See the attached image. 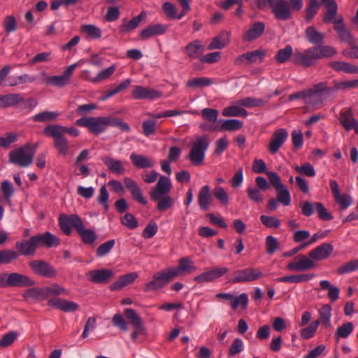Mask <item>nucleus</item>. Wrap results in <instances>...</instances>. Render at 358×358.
<instances>
[{"label": "nucleus", "mask_w": 358, "mask_h": 358, "mask_svg": "<svg viewBox=\"0 0 358 358\" xmlns=\"http://www.w3.org/2000/svg\"><path fill=\"white\" fill-rule=\"evenodd\" d=\"M172 189L171 180L166 176H160L155 187L150 192V199L157 203L156 208L160 212H164L171 208L175 203L169 193Z\"/></svg>", "instance_id": "1"}, {"label": "nucleus", "mask_w": 358, "mask_h": 358, "mask_svg": "<svg viewBox=\"0 0 358 358\" xmlns=\"http://www.w3.org/2000/svg\"><path fill=\"white\" fill-rule=\"evenodd\" d=\"M336 54V50L328 45H317L306 49L304 52H296L292 60L294 64L306 67L313 66L317 59L331 57Z\"/></svg>", "instance_id": "2"}, {"label": "nucleus", "mask_w": 358, "mask_h": 358, "mask_svg": "<svg viewBox=\"0 0 358 358\" xmlns=\"http://www.w3.org/2000/svg\"><path fill=\"white\" fill-rule=\"evenodd\" d=\"M256 4L260 10L269 8L278 20L286 21L292 18L291 8L286 0H257Z\"/></svg>", "instance_id": "3"}, {"label": "nucleus", "mask_w": 358, "mask_h": 358, "mask_svg": "<svg viewBox=\"0 0 358 358\" xmlns=\"http://www.w3.org/2000/svg\"><path fill=\"white\" fill-rule=\"evenodd\" d=\"M210 145V139L207 135H203L196 138L192 143L190 150L186 158L194 166H200L203 164L206 152Z\"/></svg>", "instance_id": "4"}, {"label": "nucleus", "mask_w": 358, "mask_h": 358, "mask_svg": "<svg viewBox=\"0 0 358 358\" xmlns=\"http://www.w3.org/2000/svg\"><path fill=\"white\" fill-rule=\"evenodd\" d=\"M37 148L38 143L33 145L27 143L20 148L12 150L9 153L10 162L21 167H28L33 162Z\"/></svg>", "instance_id": "5"}, {"label": "nucleus", "mask_w": 358, "mask_h": 358, "mask_svg": "<svg viewBox=\"0 0 358 358\" xmlns=\"http://www.w3.org/2000/svg\"><path fill=\"white\" fill-rule=\"evenodd\" d=\"M177 274L176 271L170 268L155 273L152 276V280L145 284L144 291H156L164 287L176 278Z\"/></svg>", "instance_id": "6"}, {"label": "nucleus", "mask_w": 358, "mask_h": 358, "mask_svg": "<svg viewBox=\"0 0 358 358\" xmlns=\"http://www.w3.org/2000/svg\"><path fill=\"white\" fill-rule=\"evenodd\" d=\"M44 134L53 138L54 146L59 155L63 156L67 155L69 150V145L64 135L58 131L50 124L45 128Z\"/></svg>", "instance_id": "7"}, {"label": "nucleus", "mask_w": 358, "mask_h": 358, "mask_svg": "<svg viewBox=\"0 0 358 358\" xmlns=\"http://www.w3.org/2000/svg\"><path fill=\"white\" fill-rule=\"evenodd\" d=\"M262 276L263 273L258 268L248 267L236 271L234 273L233 277L229 279V282L233 284L252 282Z\"/></svg>", "instance_id": "8"}, {"label": "nucleus", "mask_w": 358, "mask_h": 358, "mask_svg": "<svg viewBox=\"0 0 358 358\" xmlns=\"http://www.w3.org/2000/svg\"><path fill=\"white\" fill-rule=\"evenodd\" d=\"M76 124L89 129L93 134L102 133L106 129V119L105 117H82L76 121Z\"/></svg>", "instance_id": "9"}, {"label": "nucleus", "mask_w": 358, "mask_h": 358, "mask_svg": "<svg viewBox=\"0 0 358 358\" xmlns=\"http://www.w3.org/2000/svg\"><path fill=\"white\" fill-rule=\"evenodd\" d=\"M132 97L136 100H155L162 96V92L141 85H135L131 92Z\"/></svg>", "instance_id": "10"}, {"label": "nucleus", "mask_w": 358, "mask_h": 358, "mask_svg": "<svg viewBox=\"0 0 358 358\" xmlns=\"http://www.w3.org/2000/svg\"><path fill=\"white\" fill-rule=\"evenodd\" d=\"M82 222L83 220L76 214H71L69 215L62 214L59 217V225L66 235L71 234V227H73L76 231Z\"/></svg>", "instance_id": "11"}, {"label": "nucleus", "mask_w": 358, "mask_h": 358, "mask_svg": "<svg viewBox=\"0 0 358 358\" xmlns=\"http://www.w3.org/2000/svg\"><path fill=\"white\" fill-rule=\"evenodd\" d=\"M29 266L32 271L37 275L47 278H55L57 271L48 262L43 260H33Z\"/></svg>", "instance_id": "12"}, {"label": "nucleus", "mask_w": 358, "mask_h": 358, "mask_svg": "<svg viewBox=\"0 0 358 358\" xmlns=\"http://www.w3.org/2000/svg\"><path fill=\"white\" fill-rule=\"evenodd\" d=\"M288 138V132L285 129L275 130L271 136L268 145V150L271 154L278 152Z\"/></svg>", "instance_id": "13"}, {"label": "nucleus", "mask_w": 358, "mask_h": 358, "mask_svg": "<svg viewBox=\"0 0 358 358\" xmlns=\"http://www.w3.org/2000/svg\"><path fill=\"white\" fill-rule=\"evenodd\" d=\"M32 237L36 248L43 246L48 248L56 247L60 243L59 238L48 231L33 236Z\"/></svg>", "instance_id": "14"}, {"label": "nucleus", "mask_w": 358, "mask_h": 358, "mask_svg": "<svg viewBox=\"0 0 358 358\" xmlns=\"http://www.w3.org/2000/svg\"><path fill=\"white\" fill-rule=\"evenodd\" d=\"M88 280L95 284H106L114 276L110 269L102 268L89 271L87 273Z\"/></svg>", "instance_id": "15"}, {"label": "nucleus", "mask_w": 358, "mask_h": 358, "mask_svg": "<svg viewBox=\"0 0 358 358\" xmlns=\"http://www.w3.org/2000/svg\"><path fill=\"white\" fill-rule=\"evenodd\" d=\"M7 285L8 287H27L35 285V281L20 273H11L8 274Z\"/></svg>", "instance_id": "16"}, {"label": "nucleus", "mask_w": 358, "mask_h": 358, "mask_svg": "<svg viewBox=\"0 0 358 358\" xmlns=\"http://www.w3.org/2000/svg\"><path fill=\"white\" fill-rule=\"evenodd\" d=\"M315 266V263L310 257L305 255H299L294 258V261L289 263L287 268L291 271H303L309 270Z\"/></svg>", "instance_id": "17"}, {"label": "nucleus", "mask_w": 358, "mask_h": 358, "mask_svg": "<svg viewBox=\"0 0 358 358\" xmlns=\"http://www.w3.org/2000/svg\"><path fill=\"white\" fill-rule=\"evenodd\" d=\"M227 271L228 269L226 267L215 268L196 275L194 280L198 283L211 282L222 276Z\"/></svg>", "instance_id": "18"}, {"label": "nucleus", "mask_w": 358, "mask_h": 358, "mask_svg": "<svg viewBox=\"0 0 358 358\" xmlns=\"http://www.w3.org/2000/svg\"><path fill=\"white\" fill-rule=\"evenodd\" d=\"M103 164L107 166L108 171L113 173L117 175H122L125 173L126 169L124 164L126 162H123L119 159H115L111 157H103L101 158Z\"/></svg>", "instance_id": "19"}, {"label": "nucleus", "mask_w": 358, "mask_h": 358, "mask_svg": "<svg viewBox=\"0 0 358 358\" xmlns=\"http://www.w3.org/2000/svg\"><path fill=\"white\" fill-rule=\"evenodd\" d=\"M333 251V245L325 243L311 250L309 252V257L313 260H322L328 258Z\"/></svg>", "instance_id": "20"}, {"label": "nucleus", "mask_w": 358, "mask_h": 358, "mask_svg": "<svg viewBox=\"0 0 358 358\" xmlns=\"http://www.w3.org/2000/svg\"><path fill=\"white\" fill-rule=\"evenodd\" d=\"M168 29V25L163 24H150L143 29L139 34L141 39L146 40L152 36L162 35Z\"/></svg>", "instance_id": "21"}, {"label": "nucleus", "mask_w": 358, "mask_h": 358, "mask_svg": "<svg viewBox=\"0 0 358 358\" xmlns=\"http://www.w3.org/2000/svg\"><path fill=\"white\" fill-rule=\"evenodd\" d=\"M265 30V24L262 22L252 24L243 36L244 41L250 42L260 37Z\"/></svg>", "instance_id": "22"}, {"label": "nucleus", "mask_w": 358, "mask_h": 358, "mask_svg": "<svg viewBox=\"0 0 358 358\" xmlns=\"http://www.w3.org/2000/svg\"><path fill=\"white\" fill-rule=\"evenodd\" d=\"M48 304L49 306L55 307L59 310L64 312H74L78 308V305L73 301H69L59 298L51 299L48 301Z\"/></svg>", "instance_id": "23"}, {"label": "nucleus", "mask_w": 358, "mask_h": 358, "mask_svg": "<svg viewBox=\"0 0 358 358\" xmlns=\"http://www.w3.org/2000/svg\"><path fill=\"white\" fill-rule=\"evenodd\" d=\"M212 201L210 187L208 185L202 187L198 195V203L200 208L203 211L208 210Z\"/></svg>", "instance_id": "24"}, {"label": "nucleus", "mask_w": 358, "mask_h": 358, "mask_svg": "<svg viewBox=\"0 0 358 358\" xmlns=\"http://www.w3.org/2000/svg\"><path fill=\"white\" fill-rule=\"evenodd\" d=\"M22 101L23 96L19 93L0 94V108L13 107L20 103Z\"/></svg>", "instance_id": "25"}, {"label": "nucleus", "mask_w": 358, "mask_h": 358, "mask_svg": "<svg viewBox=\"0 0 358 358\" xmlns=\"http://www.w3.org/2000/svg\"><path fill=\"white\" fill-rule=\"evenodd\" d=\"M15 248L25 256H34L37 249L32 236L28 240L16 242Z\"/></svg>", "instance_id": "26"}, {"label": "nucleus", "mask_w": 358, "mask_h": 358, "mask_svg": "<svg viewBox=\"0 0 358 358\" xmlns=\"http://www.w3.org/2000/svg\"><path fill=\"white\" fill-rule=\"evenodd\" d=\"M305 38L310 43L317 46L324 42V34L317 31L314 26H309L306 29Z\"/></svg>", "instance_id": "27"}, {"label": "nucleus", "mask_w": 358, "mask_h": 358, "mask_svg": "<svg viewBox=\"0 0 358 358\" xmlns=\"http://www.w3.org/2000/svg\"><path fill=\"white\" fill-rule=\"evenodd\" d=\"M204 50V46L199 40H195L189 43L185 48V54L191 59H196L200 57Z\"/></svg>", "instance_id": "28"}, {"label": "nucleus", "mask_w": 358, "mask_h": 358, "mask_svg": "<svg viewBox=\"0 0 358 358\" xmlns=\"http://www.w3.org/2000/svg\"><path fill=\"white\" fill-rule=\"evenodd\" d=\"M145 15L144 12H141L139 15L135 16L130 20L124 19L122 24L120 27V32L127 33L134 30L138 27L143 19L145 17Z\"/></svg>", "instance_id": "29"}, {"label": "nucleus", "mask_w": 358, "mask_h": 358, "mask_svg": "<svg viewBox=\"0 0 358 358\" xmlns=\"http://www.w3.org/2000/svg\"><path fill=\"white\" fill-rule=\"evenodd\" d=\"M329 66L338 72H344L350 74L358 73V68L357 66L343 61L330 62Z\"/></svg>", "instance_id": "30"}, {"label": "nucleus", "mask_w": 358, "mask_h": 358, "mask_svg": "<svg viewBox=\"0 0 358 358\" xmlns=\"http://www.w3.org/2000/svg\"><path fill=\"white\" fill-rule=\"evenodd\" d=\"M313 95L317 96L322 94L324 99L329 96H334L337 92L335 88V84L332 87H329L326 82H321L313 87Z\"/></svg>", "instance_id": "31"}, {"label": "nucleus", "mask_w": 358, "mask_h": 358, "mask_svg": "<svg viewBox=\"0 0 358 358\" xmlns=\"http://www.w3.org/2000/svg\"><path fill=\"white\" fill-rule=\"evenodd\" d=\"M76 232L85 244L92 245L95 242L97 238L94 231L85 228L83 221L77 229Z\"/></svg>", "instance_id": "32"}, {"label": "nucleus", "mask_w": 358, "mask_h": 358, "mask_svg": "<svg viewBox=\"0 0 358 358\" xmlns=\"http://www.w3.org/2000/svg\"><path fill=\"white\" fill-rule=\"evenodd\" d=\"M229 40V33L222 31L215 36L208 46V50L222 49L227 45Z\"/></svg>", "instance_id": "33"}, {"label": "nucleus", "mask_w": 358, "mask_h": 358, "mask_svg": "<svg viewBox=\"0 0 358 358\" xmlns=\"http://www.w3.org/2000/svg\"><path fill=\"white\" fill-rule=\"evenodd\" d=\"M321 2L325 4L327 7L323 21L324 22H331L337 14L338 6L336 2L334 0H321Z\"/></svg>", "instance_id": "34"}, {"label": "nucleus", "mask_w": 358, "mask_h": 358, "mask_svg": "<svg viewBox=\"0 0 358 358\" xmlns=\"http://www.w3.org/2000/svg\"><path fill=\"white\" fill-rule=\"evenodd\" d=\"M129 158L131 163L138 169L152 168L154 166V163L149 158L141 155L132 153Z\"/></svg>", "instance_id": "35"}, {"label": "nucleus", "mask_w": 358, "mask_h": 358, "mask_svg": "<svg viewBox=\"0 0 358 358\" xmlns=\"http://www.w3.org/2000/svg\"><path fill=\"white\" fill-rule=\"evenodd\" d=\"M314 274H308V273H303V274H298V275H290L287 276H283L278 278L277 279L278 282H289V283H300L302 282H306L310 280H311L313 278H314Z\"/></svg>", "instance_id": "36"}, {"label": "nucleus", "mask_w": 358, "mask_h": 358, "mask_svg": "<svg viewBox=\"0 0 358 358\" xmlns=\"http://www.w3.org/2000/svg\"><path fill=\"white\" fill-rule=\"evenodd\" d=\"M172 270L178 273L177 277L184 273H190L195 271L196 267L194 266L193 262L188 258H182L179 261L177 268H171Z\"/></svg>", "instance_id": "37"}, {"label": "nucleus", "mask_w": 358, "mask_h": 358, "mask_svg": "<svg viewBox=\"0 0 358 358\" xmlns=\"http://www.w3.org/2000/svg\"><path fill=\"white\" fill-rule=\"evenodd\" d=\"M36 80V77L29 74L19 76H10L6 80V85L14 87L24 83H30Z\"/></svg>", "instance_id": "38"}, {"label": "nucleus", "mask_w": 358, "mask_h": 358, "mask_svg": "<svg viewBox=\"0 0 358 358\" xmlns=\"http://www.w3.org/2000/svg\"><path fill=\"white\" fill-rule=\"evenodd\" d=\"M237 104L246 108L262 107L266 103V101L255 97L248 96L238 100Z\"/></svg>", "instance_id": "39"}, {"label": "nucleus", "mask_w": 358, "mask_h": 358, "mask_svg": "<svg viewBox=\"0 0 358 358\" xmlns=\"http://www.w3.org/2000/svg\"><path fill=\"white\" fill-rule=\"evenodd\" d=\"M23 296L28 299H34L42 301L46 299L45 287H32L27 289L23 294Z\"/></svg>", "instance_id": "40"}, {"label": "nucleus", "mask_w": 358, "mask_h": 358, "mask_svg": "<svg viewBox=\"0 0 358 358\" xmlns=\"http://www.w3.org/2000/svg\"><path fill=\"white\" fill-rule=\"evenodd\" d=\"M313 96L314 95L313 87H311L307 90H303L290 94L289 96V100L292 101L301 99L304 100L306 104L310 105L313 103L311 99Z\"/></svg>", "instance_id": "41"}, {"label": "nucleus", "mask_w": 358, "mask_h": 358, "mask_svg": "<svg viewBox=\"0 0 358 358\" xmlns=\"http://www.w3.org/2000/svg\"><path fill=\"white\" fill-rule=\"evenodd\" d=\"M320 285L322 289L328 290V297L331 301H335L338 299L339 289L337 287L332 286L329 281L321 280Z\"/></svg>", "instance_id": "42"}, {"label": "nucleus", "mask_w": 358, "mask_h": 358, "mask_svg": "<svg viewBox=\"0 0 358 358\" xmlns=\"http://www.w3.org/2000/svg\"><path fill=\"white\" fill-rule=\"evenodd\" d=\"M222 115L225 117H247L246 110L240 107V106H231L224 108L222 110Z\"/></svg>", "instance_id": "43"}, {"label": "nucleus", "mask_w": 358, "mask_h": 358, "mask_svg": "<svg viewBox=\"0 0 358 358\" xmlns=\"http://www.w3.org/2000/svg\"><path fill=\"white\" fill-rule=\"evenodd\" d=\"M125 317L130 321L135 329L141 331L143 330V324L140 317L136 314L135 310L130 308L124 310Z\"/></svg>", "instance_id": "44"}, {"label": "nucleus", "mask_w": 358, "mask_h": 358, "mask_svg": "<svg viewBox=\"0 0 358 358\" xmlns=\"http://www.w3.org/2000/svg\"><path fill=\"white\" fill-rule=\"evenodd\" d=\"M320 324H322L326 328L331 327V308L330 305H324L320 310Z\"/></svg>", "instance_id": "45"}, {"label": "nucleus", "mask_w": 358, "mask_h": 358, "mask_svg": "<svg viewBox=\"0 0 358 358\" xmlns=\"http://www.w3.org/2000/svg\"><path fill=\"white\" fill-rule=\"evenodd\" d=\"M59 116V113L55 111H43L32 117L34 122H46L54 121Z\"/></svg>", "instance_id": "46"}, {"label": "nucleus", "mask_w": 358, "mask_h": 358, "mask_svg": "<svg viewBox=\"0 0 358 358\" xmlns=\"http://www.w3.org/2000/svg\"><path fill=\"white\" fill-rule=\"evenodd\" d=\"M334 30L342 41L345 42L349 45H351L354 43V38L349 29L345 26H337L335 27Z\"/></svg>", "instance_id": "47"}, {"label": "nucleus", "mask_w": 358, "mask_h": 358, "mask_svg": "<svg viewBox=\"0 0 358 358\" xmlns=\"http://www.w3.org/2000/svg\"><path fill=\"white\" fill-rule=\"evenodd\" d=\"M19 257L18 253L13 250H0V264H8L13 261L17 259Z\"/></svg>", "instance_id": "48"}, {"label": "nucleus", "mask_w": 358, "mask_h": 358, "mask_svg": "<svg viewBox=\"0 0 358 358\" xmlns=\"http://www.w3.org/2000/svg\"><path fill=\"white\" fill-rule=\"evenodd\" d=\"M243 127V122L238 120L230 119L223 120L220 125V130L234 131L240 129Z\"/></svg>", "instance_id": "49"}, {"label": "nucleus", "mask_w": 358, "mask_h": 358, "mask_svg": "<svg viewBox=\"0 0 358 358\" xmlns=\"http://www.w3.org/2000/svg\"><path fill=\"white\" fill-rule=\"evenodd\" d=\"M352 119L354 118L352 117V111L350 108L341 112L339 121L346 131L352 129Z\"/></svg>", "instance_id": "50"}, {"label": "nucleus", "mask_w": 358, "mask_h": 358, "mask_svg": "<svg viewBox=\"0 0 358 358\" xmlns=\"http://www.w3.org/2000/svg\"><path fill=\"white\" fill-rule=\"evenodd\" d=\"M353 329L354 327L352 322L344 323L337 329L335 333L336 338L338 340L340 338H345L348 337L352 332Z\"/></svg>", "instance_id": "51"}, {"label": "nucleus", "mask_w": 358, "mask_h": 358, "mask_svg": "<svg viewBox=\"0 0 358 358\" xmlns=\"http://www.w3.org/2000/svg\"><path fill=\"white\" fill-rule=\"evenodd\" d=\"M115 69L116 67L115 66H110V67L99 72L96 76L92 79H90V81L92 83H98L101 80L108 79L114 73Z\"/></svg>", "instance_id": "52"}, {"label": "nucleus", "mask_w": 358, "mask_h": 358, "mask_svg": "<svg viewBox=\"0 0 358 358\" xmlns=\"http://www.w3.org/2000/svg\"><path fill=\"white\" fill-rule=\"evenodd\" d=\"M277 192V201L281 203L283 206H287L291 203L290 193L284 185L282 188H279Z\"/></svg>", "instance_id": "53"}, {"label": "nucleus", "mask_w": 358, "mask_h": 358, "mask_svg": "<svg viewBox=\"0 0 358 358\" xmlns=\"http://www.w3.org/2000/svg\"><path fill=\"white\" fill-rule=\"evenodd\" d=\"M142 132L145 136L153 135L157 130V121L153 119H148L142 123Z\"/></svg>", "instance_id": "54"}, {"label": "nucleus", "mask_w": 358, "mask_h": 358, "mask_svg": "<svg viewBox=\"0 0 358 358\" xmlns=\"http://www.w3.org/2000/svg\"><path fill=\"white\" fill-rule=\"evenodd\" d=\"M358 270V259H353L348 262L337 269V273L340 275L349 273Z\"/></svg>", "instance_id": "55"}, {"label": "nucleus", "mask_w": 358, "mask_h": 358, "mask_svg": "<svg viewBox=\"0 0 358 358\" xmlns=\"http://www.w3.org/2000/svg\"><path fill=\"white\" fill-rule=\"evenodd\" d=\"M17 337L18 333L16 331H12L6 333L3 335L0 340V347L4 348L10 346L14 343Z\"/></svg>", "instance_id": "56"}, {"label": "nucleus", "mask_w": 358, "mask_h": 358, "mask_svg": "<svg viewBox=\"0 0 358 358\" xmlns=\"http://www.w3.org/2000/svg\"><path fill=\"white\" fill-rule=\"evenodd\" d=\"M212 84V81L210 78L200 77L195 78L187 82V86L189 87L197 88L209 86Z\"/></svg>", "instance_id": "57"}, {"label": "nucleus", "mask_w": 358, "mask_h": 358, "mask_svg": "<svg viewBox=\"0 0 358 358\" xmlns=\"http://www.w3.org/2000/svg\"><path fill=\"white\" fill-rule=\"evenodd\" d=\"M334 198L341 210L347 209L352 203L351 196L347 194H339Z\"/></svg>", "instance_id": "58"}, {"label": "nucleus", "mask_w": 358, "mask_h": 358, "mask_svg": "<svg viewBox=\"0 0 358 358\" xmlns=\"http://www.w3.org/2000/svg\"><path fill=\"white\" fill-rule=\"evenodd\" d=\"M214 196L222 205H227L229 203V197L224 189L220 186L216 187L213 192Z\"/></svg>", "instance_id": "59"}, {"label": "nucleus", "mask_w": 358, "mask_h": 358, "mask_svg": "<svg viewBox=\"0 0 358 358\" xmlns=\"http://www.w3.org/2000/svg\"><path fill=\"white\" fill-rule=\"evenodd\" d=\"M293 50L291 45H287L285 48L278 50L275 58L279 63H284L292 55Z\"/></svg>", "instance_id": "60"}, {"label": "nucleus", "mask_w": 358, "mask_h": 358, "mask_svg": "<svg viewBox=\"0 0 358 358\" xmlns=\"http://www.w3.org/2000/svg\"><path fill=\"white\" fill-rule=\"evenodd\" d=\"M319 8L317 0H310L309 5L306 9V20L310 22L317 14Z\"/></svg>", "instance_id": "61"}, {"label": "nucleus", "mask_w": 358, "mask_h": 358, "mask_svg": "<svg viewBox=\"0 0 358 358\" xmlns=\"http://www.w3.org/2000/svg\"><path fill=\"white\" fill-rule=\"evenodd\" d=\"M115 240H109L101 244L96 249V256L101 257L106 255L115 245Z\"/></svg>", "instance_id": "62"}, {"label": "nucleus", "mask_w": 358, "mask_h": 358, "mask_svg": "<svg viewBox=\"0 0 358 358\" xmlns=\"http://www.w3.org/2000/svg\"><path fill=\"white\" fill-rule=\"evenodd\" d=\"M248 198L255 203H261L264 200V196L261 190L255 187H250L247 189Z\"/></svg>", "instance_id": "63"}, {"label": "nucleus", "mask_w": 358, "mask_h": 358, "mask_svg": "<svg viewBox=\"0 0 358 358\" xmlns=\"http://www.w3.org/2000/svg\"><path fill=\"white\" fill-rule=\"evenodd\" d=\"M81 30L83 33L87 34L93 39H97L101 37V30L91 24H85L82 26Z\"/></svg>", "instance_id": "64"}]
</instances>
